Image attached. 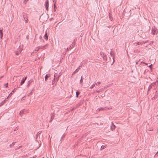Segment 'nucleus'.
<instances>
[{"label": "nucleus", "instance_id": "f257e3e1", "mask_svg": "<svg viewBox=\"0 0 158 158\" xmlns=\"http://www.w3.org/2000/svg\"><path fill=\"white\" fill-rule=\"evenodd\" d=\"M112 109V108L110 107H103L101 108H98L97 110V111H100L101 110H106L109 109Z\"/></svg>", "mask_w": 158, "mask_h": 158}, {"label": "nucleus", "instance_id": "f03ea898", "mask_svg": "<svg viewBox=\"0 0 158 158\" xmlns=\"http://www.w3.org/2000/svg\"><path fill=\"white\" fill-rule=\"evenodd\" d=\"M41 133V131L38 132L36 135V141L38 142L40 141V135Z\"/></svg>", "mask_w": 158, "mask_h": 158}, {"label": "nucleus", "instance_id": "7ed1b4c3", "mask_svg": "<svg viewBox=\"0 0 158 158\" xmlns=\"http://www.w3.org/2000/svg\"><path fill=\"white\" fill-rule=\"evenodd\" d=\"M157 32V30L156 29L155 27H153L152 29V33L153 35H155L156 34Z\"/></svg>", "mask_w": 158, "mask_h": 158}, {"label": "nucleus", "instance_id": "20e7f679", "mask_svg": "<svg viewBox=\"0 0 158 158\" xmlns=\"http://www.w3.org/2000/svg\"><path fill=\"white\" fill-rule=\"evenodd\" d=\"M100 54L101 56L103 58L104 60L106 61L107 58L106 56L102 52H100Z\"/></svg>", "mask_w": 158, "mask_h": 158}, {"label": "nucleus", "instance_id": "39448f33", "mask_svg": "<svg viewBox=\"0 0 158 158\" xmlns=\"http://www.w3.org/2000/svg\"><path fill=\"white\" fill-rule=\"evenodd\" d=\"M44 6L46 7V10H48V6H49V2L48 0H46Z\"/></svg>", "mask_w": 158, "mask_h": 158}, {"label": "nucleus", "instance_id": "423d86ee", "mask_svg": "<svg viewBox=\"0 0 158 158\" xmlns=\"http://www.w3.org/2000/svg\"><path fill=\"white\" fill-rule=\"evenodd\" d=\"M23 19H24V20L25 21L26 23H27L28 21V19L27 18V16L26 14L24 13L23 15Z\"/></svg>", "mask_w": 158, "mask_h": 158}, {"label": "nucleus", "instance_id": "0eeeda50", "mask_svg": "<svg viewBox=\"0 0 158 158\" xmlns=\"http://www.w3.org/2000/svg\"><path fill=\"white\" fill-rule=\"evenodd\" d=\"M116 126H115L113 122H112L111 123V129L112 131H113L115 128Z\"/></svg>", "mask_w": 158, "mask_h": 158}, {"label": "nucleus", "instance_id": "6e6552de", "mask_svg": "<svg viewBox=\"0 0 158 158\" xmlns=\"http://www.w3.org/2000/svg\"><path fill=\"white\" fill-rule=\"evenodd\" d=\"M56 76H57V74L55 73L54 75V80H55V81H58L59 80V76H58V77H56Z\"/></svg>", "mask_w": 158, "mask_h": 158}, {"label": "nucleus", "instance_id": "1a4fd4ad", "mask_svg": "<svg viewBox=\"0 0 158 158\" xmlns=\"http://www.w3.org/2000/svg\"><path fill=\"white\" fill-rule=\"evenodd\" d=\"M22 50V49L21 48H19V50L17 51H16L15 53L16 55H18L19 53H20Z\"/></svg>", "mask_w": 158, "mask_h": 158}, {"label": "nucleus", "instance_id": "9d476101", "mask_svg": "<svg viewBox=\"0 0 158 158\" xmlns=\"http://www.w3.org/2000/svg\"><path fill=\"white\" fill-rule=\"evenodd\" d=\"M75 44V40H74L72 44L70 45L69 48V49H72L74 46Z\"/></svg>", "mask_w": 158, "mask_h": 158}, {"label": "nucleus", "instance_id": "9b49d317", "mask_svg": "<svg viewBox=\"0 0 158 158\" xmlns=\"http://www.w3.org/2000/svg\"><path fill=\"white\" fill-rule=\"evenodd\" d=\"M27 79V77H25V78H23L21 80V82L20 83V85H23L24 82L26 79Z\"/></svg>", "mask_w": 158, "mask_h": 158}, {"label": "nucleus", "instance_id": "f8f14e48", "mask_svg": "<svg viewBox=\"0 0 158 158\" xmlns=\"http://www.w3.org/2000/svg\"><path fill=\"white\" fill-rule=\"evenodd\" d=\"M15 89H14V90H13L9 94L8 96L7 97V99H8V98L10 97L12 94L14 92H15V90H14Z\"/></svg>", "mask_w": 158, "mask_h": 158}, {"label": "nucleus", "instance_id": "ddd939ff", "mask_svg": "<svg viewBox=\"0 0 158 158\" xmlns=\"http://www.w3.org/2000/svg\"><path fill=\"white\" fill-rule=\"evenodd\" d=\"M44 38L46 40H48V36L47 31L45 32V34L44 36Z\"/></svg>", "mask_w": 158, "mask_h": 158}, {"label": "nucleus", "instance_id": "4468645a", "mask_svg": "<svg viewBox=\"0 0 158 158\" xmlns=\"http://www.w3.org/2000/svg\"><path fill=\"white\" fill-rule=\"evenodd\" d=\"M32 82V80H29L27 83V87H28L29 86L30 84Z\"/></svg>", "mask_w": 158, "mask_h": 158}, {"label": "nucleus", "instance_id": "2eb2a0df", "mask_svg": "<svg viewBox=\"0 0 158 158\" xmlns=\"http://www.w3.org/2000/svg\"><path fill=\"white\" fill-rule=\"evenodd\" d=\"M50 76V75L49 74H47L46 75L45 77V81H46L48 78Z\"/></svg>", "mask_w": 158, "mask_h": 158}, {"label": "nucleus", "instance_id": "dca6fc26", "mask_svg": "<svg viewBox=\"0 0 158 158\" xmlns=\"http://www.w3.org/2000/svg\"><path fill=\"white\" fill-rule=\"evenodd\" d=\"M86 63V62L85 61H83V62H82L80 65V67H81L82 66H83Z\"/></svg>", "mask_w": 158, "mask_h": 158}, {"label": "nucleus", "instance_id": "f3484780", "mask_svg": "<svg viewBox=\"0 0 158 158\" xmlns=\"http://www.w3.org/2000/svg\"><path fill=\"white\" fill-rule=\"evenodd\" d=\"M104 90V88H102V89H99L98 90H96V92L97 93H99L101 92L102 91H103Z\"/></svg>", "mask_w": 158, "mask_h": 158}, {"label": "nucleus", "instance_id": "a211bd4d", "mask_svg": "<svg viewBox=\"0 0 158 158\" xmlns=\"http://www.w3.org/2000/svg\"><path fill=\"white\" fill-rule=\"evenodd\" d=\"M48 45V44H46V45H45L44 46H39V48H40V49H43V48H44L45 47L47 46Z\"/></svg>", "mask_w": 158, "mask_h": 158}, {"label": "nucleus", "instance_id": "6ab92c4d", "mask_svg": "<svg viewBox=\"0 0 158 158\" xmlns=\"http://www.w3.org/2000/svg\"><path fill=\"white\" fill-rule=\"evenodd\" d=\"M78 72V69H77L72 73V76H73Z\"/></svg>", "mask_w": 158, "mask_h": 158}, {"label": "nucleus", "instance_id": "aec40b11", "mask_svg": "<svg viewBox=\"0 0 158 158\" xmlns=\"http://www.w3.org/2000/svg\"><path fill=\"white\" fill-rule=\"evenodd\" d=\"M2 35H3V33L2 32V30H0V37L1 38V39H2Z\"/></svg>", "mask_w": 158, "mask_h": 158}, {"label": "nucleus", "instance_id": "412c9836", "mask_svg": "<svg viewBox=\"0 0 158 158\" xmlns=\"http://www.w3.org/2000/svg\"><path fill=\"white\" fill-rule=\"evenodd\" d=\"M25 110L24 109V110H21L20 111V113H19V114H20V115H21V116H22L21 114L22 113H24Z\"/></svg>", "mask_w": 158, "mask_h": 158}, {"label": "nucleus", "instance_id": "4be33fe9", "mask_svg": "<svg viewBox=\"0 0 158 158\" xmlns=\"http://www.w3.org/2000/svg\"><path fill=\"white\" fill-rule=\"evenodd\" d=\"M40 49V48H39V47H38L35 48V51L36 52L37 51H38Z\"/></svg>", "mask_w": 158, "mask_h": 158}, {"label": "nucleus", "instance_id": "5701e85b", "mask_svg": "<svg viewBox=\"0 0 158 158\" xmlns=\"http://www.w3.org/2000/svg\"><path fill=\"white\" fill-rule=\"evenodd\" d=\"M155 84V83H153L151 85H150L149 86V87H148V90H150V89H151V88H152V85H154Z\"/></svg>", "mask_w": 158, "mask_h": 158}, {"label": "nucleus", "instance_id": "b1692460", "mask_svg": "<svg viewBox=\"0 0 158 158\" xmlns=\"http://www.w3.org/2000/svg\"><path fill=\"white\" fill-rule=\"evenodd\" d=\"M6 102V100H4L3 101H2L0 103V106H2Z\"/></svg>", "mask_w": 158, "mask_h": 158}, {"label": "nucleus", "instance_id": "393cba45", "mask_svg": "<svg viewBox=\"0 0 158 158\" xmlns=\"http://www.w3.org/2000/svg\"><path fill=\"white\" fill-rule=\"evenodd\" d=\"M110 54L111 56L113 57L114 55V53L111 50L110 53Z\"/></svg>", "mask_w": 158, "mask_h": 158}, {"label": "nucleus", "instance_id": "a878e982", "mask_svg": "<svg viewBox=\"0 0 158 158\" xmlns=\"http://www.w3.org/2000/svg\"><path fill=\"white\" fill-rule=\"evenodd\" d=\"M110 86V85H107L106 86H105L104 88H104V89H106L109 87Z\"/></svg>", "mask_w": 158, "mask_h": 158}, {"label": "nucleus", "instance_id": "bb28decb", "mask_svg": "<svg viewBox=\"0 0 158 158\" xmlns=\"http://www.w3.org/2000/svg\"><path fill=\"white\" fill-rule=\"evenodd\" d=\"M106 148V145H102L101 146V149H103Z\"/></svg>", "mask_w": 158, "mask_h": 158}, {"label": "nucleus", "instance_id": "cd10ccee", "mask_svg": "<svg viewBox=\"0 0 158 158\" xmlns=\"http://www.w3.org/2000/svg\"><path fill=\"white\" fill-rule=\"evenodd\" d=\"M101 83V82L99 81L97 82V83H95V85L96 86H97L98 85L100 84Z\"/></svg>", "mask_w": 158, "mask_h": 158}, {"label": "nucleus", "instance_id": "c85d7f7f", "mask_svg": "<svg viewBox=\"0 0 158 158\" xmlns=\"http://www.w3.org/2000/svg\"><path fill=\"white\" fill-rule=\"evenodd\" d=\"M95 86V85L94 84H93L90 87V89H92Z\"/></svg>", "mask_w": 158, "mask_h": 158}, {"label": "nucleus", "instance_id": "c756f323", "mask_svg": "<svg viewBox=\"0 0 158 158\" xmlns=\"http://www.w3.org/2000/svg\"><path fill=\"white\" fill-rule=\"evenodd\" d=\"M80 94V93L79 92H78V91H77L76 92V97H78L79 95V94Z\"/></svg>", "mask_w": 158, "mask_h": 158}, {"label": "nucleus", "instance_id": "7c9ffc66", "mask_svg": "<svg viewBox=\"0 0 158 158\" xmlns=\"http://www.w3.org/2000/svg\"><path fill=\"white\" fill-rule=\"evenodd\" d=\"M82 82H83V80H82V76L81 77V79L80 80V83H82Z\"/></svg>", "mask_w": 158, "mask_h": 158}, {"label": "nucleus", "instance_id": "2f4dec72", "mask_svg": "<svg viewBox=\"0 0 158 158\" xmlns=\"http://www.w3.org/2000/svg\"><path fill=\"white\" fill-rule=\"evenodd\" d=\"M137 45H142L143 44V42H138L137 43Z\"/></svg>", "mask_w": 158, "mask_h": 158}, {"label": "nucleus", "instance_id": "473e14b6", "mask_svg": "<svg viewBox=\"0 0 158 158\" xmlns=\"http://www.w3.org/2000/svg\"><path fill=\"white\" fill-rule=\"evenodd\" d=\"M15 144V143H13L11 144L10 145V147H12Z\"/></svg>", "mask_w": 158, "mask_h": 158}, {"label": "nucleus", "instance_id": "72a5a7b5", "mask_svg": "<svg viewBox=\"0 0 158 158\" xmlns=\"http://www.w3.org/2000/svg\"><path fill=\"white\" fill-rule=\"evenodd\" d=\"M54 116H53V115H52L51 117V121H52L53 119L54 118Z\"/></svg>", "mask_w": 158, "mask_h": 158}, {"label": "nucleus", "instance_id": "f704fd0d", "mask_svg": "<svg viewBox=\"0 0 158 158\" xmlns=\"http://www.w3.org/2000/svg\"><path fill=\"white\" fill-rule=\"evenodd\" d=\"M28 0H24L23 1V3L24 4H25L27 2Z\"/></svg>", "mask_w": 158, "mask_h": 158}, {"label": "nucleus", "instance_id": "c9c22d12", "mask_svg": "<svg viewBox=\"0 0 158 158\" xmlns=\"http://www.w3.org/2000/svg\"><path fill=\"white\" fill-rule=\"evenodd\" d=\"M8 85V83H7L6 84L4 85V86L6 88L7 87Z\"/></svg>", "mask_w": 158, "mask_h": 158}, {"label": "nucleus", "instance_id": "e433bc0d", "mask_svg": "<svg viewBox=\"0 0 158 158\" xmlns=\"http://www.w3.org/2000/svg\"><path fill=\"white\" fill-rule=\"evenodd\" d=\"M56 6L55 4L54 5V10L55 11H56Z\"/></svg>", "mask_w": 158, "mask_h": 158}, {"label": "nucleus", "instance_id": "4c0bfd02", "mask_svg": "<svg viewBox=\"0 0 158 158\" xmlns=\"http://www.w3.org/2000/svg\"><path fill=\"white\" fill-rule=\"evenodd\" d=\"M65 136V134H63V135H62V137H61V139H63V138H64Z\"/></svg>", "mask_w": 158, "mask_h": 158}, {"label": "nucleus", "instance_id": "58836bf2", "mask_svg": "<svg viewBox=\"0 0 158 158\" xmlns=\"http://www.w3.org/2000/svg\"><path fill=\"white\" fill-rule=\"evenodd\" d=\"M18 129V128H17V127H16V128L14 129V131H16Z\"/></svg>", "mask_w": 158, "mask_h": 158}, {"label": "nucleus", "instance_id": "ea45409f", "mask_svg": "<svg viewBox=\"0 0 158 158\" xmlns=\"http://www.w3.org/2000/svg\"><path fill=\"white\" fill-rule=\"evenodd\" d=\"M152 64H150L149 66V67L151 69L152 68Z\"/></svg>", "mask_w": 158, "mask_h": 158}, {"label": "nucleus", "instance_id": "a19ab883", "mask_svg": "<svg viewBox=\"0 0 158 158\" xmlns=\"http://www.w3.org/2000/svg\"><path fill=\"white\" fill-rule=\"evenodd\" d=\"M55 81V80H54V79H53V80H52V84H53L54 82Z\"/></svg>", "mask_w": 158, "mask_h": 158}, {"label": "nucleus", "instance_id": "79ce46f5", "mask_svg": "<svg viewBox=\"0 0 158 158\" xmlns=\"http://www.w3.org/2000/svg\"><path fill=\"white\" fill-rule=\"evenodd\" d=\"M80 67H80V66H79V67H78V68L77 69H78V71H79V70L80 69Z\"/></svg>", "mask_w": 158, "mask_h": 158}, {"label": "nucleus", "instance_id": "37998d69", "mask_svg": "<svg viewBox=\"0 0 158 158\" xmlns=\"http://www.w3.org/2000/svg\"><path fill=\"white\" fill-rule=\"evenodd\" d=\"M112 58H113V63L114 62V57H113Z\"/></svg>", "mask_w": 158, "mask_h": 158}, {"label": "nucleus", "instance_id": "c03bdc74", "mask_svg": "<svg viewBox=\"0 0 158 158\" xmlns=\"http://www.w3.org/2000/svg\"><path fill=\"white\" fill-rule=\"evenodd\" d=\"M70 49H69V48H67L66 50V51H69V50H70Z\"/></svg>", "mask_w": 158, "mask_h": 158}, {"label": "nucleus", "instance_id": "a18cd8bd", "mask_svg": "<svg viewBox=\"0 0 158 158\" xmlns=\"http://www.w3.org/2000/svg\"><path fill=\"white\" fill-rule=\"evenodd\" d=\"M156 155H158V151L157 152V153L156 154Z\"/></svg>", "mask_w": 158, "mask_h": 158}, {"label": "nucleus", "instance_id": "49530a36", "mask_svg": "<svg viewBox=\"0 0 158 158\" xmlns=\"http://www.w3.org/2000/svg\"><path fill=\"white\" fill-rule=\"evenodd\" d=\"M143 63L144 64H145L146 65H147L148 64V63H145V62H143Z\"/></svg>", "mask_w": 158, "mask_h": 158}, {"label": "nucleus", "instance_id": "de8ad7c7", "mask_svg": "<svg viewBox=\"0 0 158 158\" xmlns=\"http://www.w3.org/2000/svg\"><path fill=\"white\" fill-rule=\"evenodd\" d=\"M143 42V43H146V42Z\"/></svg>", "mask_w": 158, "mask_h": 158}, {"label": "nucleus", "instance_id": "09e8293b", "mask_svg": "<svg viewBox=\"0 0 158 158\" xmlns=\"http://www.w3.org/2000/svg\"><path fill=\"white\" fill-rule=\"evenodd\" d=\"M110 19H111V18H110Z\"/></svg>", "mask_w": 158, "mask_h": 158}, {"label": "nucleus", "instance_id": "8fccbe9b", "mask_svg": "<svg viewBox=\"0 0 158 158\" xmlns=\"http://www.w3.org/2000/svg\"><path fill=\"white\" fill-rule=\"evenodd\" d=\"M2 78V77L0 78V79H1Z\"/></svg>", "mask_w": 158, "mask_h": 158}, {"label": "nucleus", "instance_id": "3c124183", "mask_svg": "<svg viewBox=\"0 0 158 158\" xmlns=\"http://www.w3.org/2000/svg\"><path fill=\"white\" fill-rule=\"evenodd\" d=\"M53 2H55L54 0H53Z\"/></svg>", "mask_w": 158, "mask_h": 158}]
</instances>
